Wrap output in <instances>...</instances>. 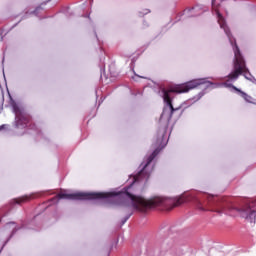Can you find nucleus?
I'll list each match as a JSON object with an SVG mask.
<instances>
[{
  "instance_id": "nucleus-1",
  "label": "nucleus",
  "mask_w": 256,
  "mask_h": 256,
  "mask_svg": "<svg viewBox=\"0 0 256 256\" xmlns=\"http://www.w3.org/2000/svg\"><path fill=\"white\" fill-rule=\"evenodd\" d=\"M212 9L216 13L218 23L221 29H223L224 33L227 35L229 42L232 45L233 51H234L233 70L229 75L225 77L226 83H233L237 81L240 75H243L245 79H250L249 77H251V73H249V68H247V64L245 63V58H243V55L241 54V50L237 45V41L235 40L233 41V35L231 34V30H229V27L225 22V18L219 11V4L217 5L215 0L212 1Z\"/></svg>"
},
{
  "instance_id": "nucleus-2",
  "label": "nucleus",
  "mask_w": 256,
  "mask_h": 256,
  "mask_svg": "<svg viewBox=\"0 0 256 256\" xmlns=\"http://www.w3.org/2000/svg\"><path fill=\"white\" fill-rule=\"evenodd\" d=\"M123 198L124 200L122 201L121 205L124 207L126 213H130V215H133V209L139 211L140 213H147L149 209H153L154 207L163 205V203H165V200L162 197L145 199L142 196H137L129 192V190H125L123 192Z\"/></svg>"
},
{
  "instance_id": "nucleus-3",
  "label": "nucleus",
  "mask_w": 256,
  "mask_h": 256,
  "mask_svg": "<svg viewBox=\"0 0 256 256\" xmlns=\"http://www.w3.org/2000/svg\"><path fill=\"white\" fill-rule=\"evenodd\" d=\"M205 80L204 79H195L191 80L189 82H186L184 84H179L176 85L169 90L162 88L161 93H162V99L164 103L169 107L170 109V115H173L175 111H179L181 109V106L178 107H173V100L171 99V93H189L191 89H195L199 87V85H204Z\"/></svg>"
},
{
  "instance_id": "nucleus-4",
  "label": "nucleus",
  "mask_w": 256,
  "mask_h": 256,
  "mask_svg": "<svg viewBox=\"0 0 256 256\" xmlns=\"http://www.w3.org/2000/svg\"><path fill=\"white\" fill-rule=\"evenodd\" d=\"M111 197L109 193L103 192H92V193H85V192H78V193H58V199H69L71 201H91L93 199H107Z\"/></svg>"
},
{
  "instance_id": "nucleus-5",
  "label": "nucleus",
  "mask_w": 256,
  "mask_h": 256,
  "mask_svg": "<svg viewBox=\"0 0 256 256\" xmlns=\"http://www.w3.org/2000/svg\"><path fill=\"white\" fill-rule=\"evenodd\" d=\"M163 147L164 146L159 145L153 151V153L147 158L146 164L138 172V174L136 175V179H149V176L151 175V171H147V169L149 168V165H151V163H153V160L155 159V157H157L159 155V153H161V150L163 149Z\"/></svg>"
},
{
  "instance_id": "nucleus-6",
  "label": "nucleus",
  "mask_w": 256,
  "mask_h": 256,
  "mask_svg": "<svg viewBox=\"0 0 256 256\" xmlns=\"http://www.w3.org/2000/svg\"><path fill=\"white\" fill-rule=\"evenodd\" d=\"M14 112L16 115L15 125L17 129H25L31 123V117L19 107H14Z\"/></svg>"
},
{
  "instance_id": "nucleus-7",
  "label": "nucleus",
  "mask_w": 256,
  "mask_h": 256,
  "mask_svg": "<svg viewBox=\"0 0 256 256\" xmlns=\"http://www.w3.org/2000/svg\"><path fill=\"white\" fill-rule=\"evenodd\" d=\"M241 216L244 219H249L251 222L256 221V211L251 210V208H247L246 211H242Z\"/></svg>"
},
{
  "instance_id": "nucleus-8",
  "label": "nucleus",
  "mask_w": 256,
  "mask_h": 256,
  "mask_svg": "<svg viewBox=\"0 0 256 256\" xmlns=\"http://www.w3.org/2000/svg\"><path fill=\"white\" fill-rule=\"evenodd\" d=\"M31 199H35V195H25L20 198H15L12 200V203L16 205H22V203H28V201H31Z\"/></svg>"
},
{
  "instance_id": "nucleus-9",
  "label": "nucleus",
  "mask_w": 256,
  "mask_h": 256,
  "mask_svg": "<svg viewBox=\"0 0 256 256\" xmlns=\"http://www.w3.org/2000/svg\"><path fill=\"white\" fill-rule=\"evenodd\" d=\"M228 87H232V89H234V91H236L237 93H240L241 97H243V99L247 102V103H253V97H251L250 95H248L247 93L241 91V89L237 88L236 86L230 84L228 85Z\"/></svg>"
},
{
  "instance_id": "nucleus-10",
  "label": "nucleus",
  "mask_w": 256,
  "mask_h": 256,
  "mask_svg": "<svg viewBox=\"0 0 256 256\" xmlns=\"http://www.w3.org/2000/svg\"><path fill=\"white\" fill-rule=\"evenodd\" d=\"M172 203H173V207H179V205H183V203H185V200L182 197H180V198L174 199Z\"/></svg>"
},
{
  "instance_id": "nucleus-11",
  "label": "nucleus",
  "mask_w": 256,
  "mask_h": 256,
  "mask_svg": "<svg viewBox=\"0 0 256 256\" xmlns=\"http://www.w3.org/2000/svg\"><path fill=\"white\" fill-rule=\"evenodd\" d=\"M129 213V216L124 220L123 223H125V221H127V219H129V217H131V212H128Z\"/></svg>"
},
{
  "instance_id": "nucleus-12",
  "label": "nucleus",
  "mask_w": 256,
  "mask_h": 256,
  "mask_svg": "<svg viewBox=\"0 0 256 256\" xmlns=\"http://www.w3.org/2000/svg\"><path fill=\"white\" fill-rule=\"evenodd\" d=\"M129 213V216L124 220L123 223H125V221H127V219H129V217H131V212H128Z\"/></svg>"
}]
</instances>
